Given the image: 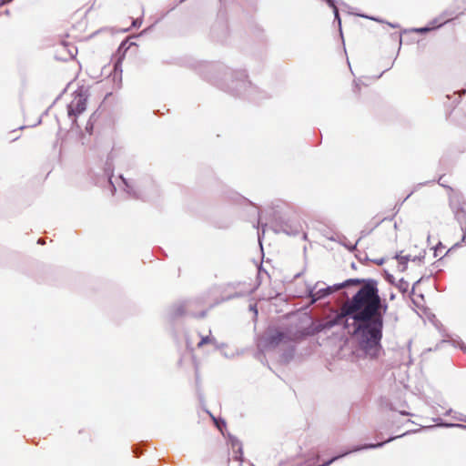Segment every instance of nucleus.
Instances as JSON below:
<instances>
[{
    "mask_svg": "<svg viewBox=\"0 0 466 466\" xmlns=\"http://www.w3.org/2000/svg\"><path fill=\"white\" fill-rule=\"evenodd\" d=\"M358 286L359 289L341 304L338 321L343 318L353 320L354 334L360 336L366 354L377 357L382 339L383 314L378 281L374 279H350L335 286L334 290Z\"/></svg>",
    "mask_w": 466,
    "mask_h": 466,
    "instance_id": "f257e3e1",
    "label": "nucleus"
},
{
    "mask_svg": "<svg viewBox=\"0 0 466 466\" xmlns=\"http://www.w3.org/2000/svg\"><path fill=\"white\" fill-rule=\"evenodd\" d=\"M302 338L301 332L294 333L289 329H269L260 338L259 345L264 350H273L279 345L300 340Z\"/></svg>",
    "mask_w": 466,
    "mask_h": 466,
    "instance_id": "f03ea898",
    "label": "nucleus"
},
{
    "mask_svg": "<svg viewBox=\"0 0 466 466\" xmlns=\"http://www.w3.org/2000/svg\"><path fill=\"white\" fill-rule=\"evenodd\" d=\"M86 108V97L82 94H76L67 106V114L74 116V123H76V117Z\"/></svg>",
    "mask_w": 466,
    "mask_h": 466,
    "instance_id": "7ed1b4c3",
    "label": "nucleus"
},
{
    "mask_svg": "<svg viewBox=\"0 0 466 466\" xmlns=\"http://www.w3.org/2000/svg\"><path fill=\"white\" fill-rule=\"evenodd\" d=\"M450 20H451V18H447V19H445V20H443V21H441L440 23H437L436 21H432L431 23V27L420 28L417 31L420 32V33H426V32H429L431 29L438 28V27L441 26L442 25H444L445 23L449 22Z\"/></svg>",
    "mask_w": 466,
    "mask_h": 466,
    "instance_id": "20e7f679",
    "label": "nucleus"
},
{
    "mask_svg": "<svg viewBox=\"0 0 466 466\" xmlns=\"http://www.w3.org/2000/svg\"><path fill=\"white\" fill-rule=\"evenodd\" d=\"M216 343V339L215 338L213 337H210V336H206V337H202L201 340L198 343V348H201L202 346L206 345V344H215Z\"/></svg>",
    "mask_w": 466,
    "mask_h": 466,
    "instance_id": "39448f33",
    "label": "nucleus"
},
{
    "mask_svg": "<svg viewBox=\"0 0 466 466\" xmlns=\"http://www.w3.org/2000/svg\"><path fill=\"white\" fill-rule=\"evenodd\" d=\"M406 263H407V258H406L400 257L399 258V264H400V268L401 271H404L406 269Z\"/></svg>",
    "mask_w": 466,
    "mask_h": 466,
    "instance_id": "423d86ee",
    "label": "nucleus"
},
{
    "mask_svg": "<svg viewBox=\"0 0 466 466\" xmlns=\"http://www.w3.org/2000/svg\"><path fill=\"white\" fill-rule=\"evenodd\" d=\"M333 291V289L331 288H328L326 289H322V290H319L318 293H321L320 295H319L318 299H320L326 295H329L330 294L331 292Z\"/></svg>",
    "mask_w": 466,
    "mask_h": 466,
    "instance_id": "0eeeda50",
    "label": "nucleus"
},
{
    "mask_svg": "<svg viewBox=\"0 0 466 466\" xmlns=\"http://www.w3.org/2000/svg\"><path fill=\"white\" fill-rule=\"evenodd\" d=\"M184 313H185V307L182 305L177 307L175 310L176 316H182Z\"/></svg>",
    "mask_w": 466,
    "mask_h": 466,
    "instance_id": "6e6552de",
    "label": "nucleus"
},
{
    "mask_svg": "<svg viewBox=\"0 0 466 466\" xmlns=\"http://www.w3.org/2000/svg\"><path fill=\"white\" fill-rule=\"evenodd\" d=\"M235 446H238V451L240 452V456H239V457H237V460H238V461H242V458H241V456H242L241 447H240V445H238V443H237V444H233V447H235Z\"/></svg>",
    "mask_w": 466,
    "mask_h": 466,
    "instance_id": "1a4fd4ad",
    "label": "nucleus"
},
{
    "mask_svg": "<svg viewBox=\"0 0 466 466\" xmlns=\"http://www.w3.org/2000/svg\"><path fill=\"white\" fill-rule=\"evenodd\" d=\"M384 442H381V443H378V444H371V445H369L370 448H376V447H380L383 445Z\"/></svg>",
    "mask_w": 466,
    "mask_h": 466,
    "instance_id": "9d476101",
    "label": "nucleus"
},
{
    "mask_svg": "<svg viewBox=\"0 0 466 466\" xmlns=\"http://www.w3.org/2000/svg\"><path fill=\"white\" fill-rule=\"evenodd\" d=\"M360 86H359L358 84H356V85H355V87H354V92L359 93V92H360Z\"/></svg>",
    "mask_w": 466,
    "mask_h": 466,
    "instance_id": "9b49d317",
    "label": "nucleus"
},
{
    "mask_svg": "<svg viewBox=\"0 0 466 466\" xmlns=\"http://www.w3.org/2000/svg\"><path fill=\"white\" fill-rule=\"evenodd\" d=\"M214 422L216 423L217 427L219 428V422L218 420L215 418V417H212Z\"/></svg>",
    "mask_w": 466,
    "mask_h": 466,
    "instance_id": "f8f14e48",
    "label": "nucleus"
},
{
    "mask_svg": "<svg viewBox=\"0 0 466 466\" xmlns=\"http://www.w3.org/2000/svg\"><path fill=\"white\" fill-rule=\"evenodd\" d=\"M391 440H393V438L388 439L385 442L390 441Z\"/></svg>",
    "mask_w": 466,
    "mask_h": 466,
    "instance_id": "ddd939ff",
    "label": "nucleus"
},
{
    "mask_svg": "<svg viewBox=\"0 0 466 466\" xmlns=\"http://www.w3.org/2000/svg\"><path fill=\"white\" fill-rule=\"evenodd\" d=\"M221 427H222V424H219V428L218 429H219L220 431H222Z\"/></svg>",
    "mask_w": 466,
    "mask_h": 466,
    "instance_id": "4468645a",
    "label": "nucleus"
},
{
    "mask_svg": "<svg viewBox=\"0 0 466 466\" xmlns=\"http://www.w3.org/2000/svg\"><path fill=\"white\" fill-rule=\"evenodd\" d=\"M117 66H118V64H116V65H115V70H116V69H117Z\"/></svg>",
    "mask_w": 466,
    "mask_h": 466,
    "instance_id": "2eb2a0df",
    "label": "nucleus"
}]
</instances>
